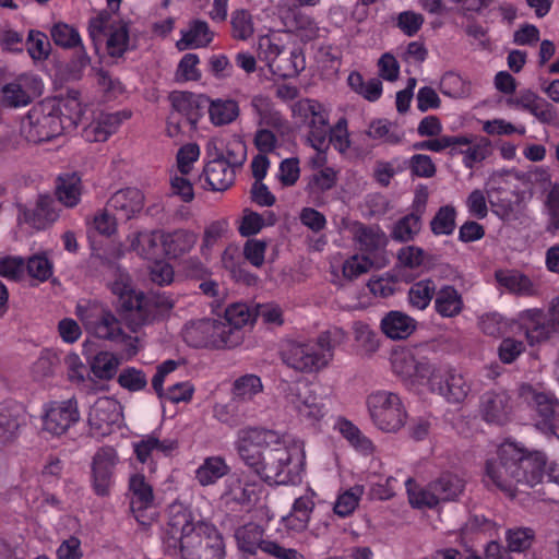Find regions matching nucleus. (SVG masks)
<instances>
[{
  "label": "nucleus",
  "mask_w": 559,
  "mask_h": 559,
  "mask_svg": "<svg viewBox=\"0 0 559 559\" xmlns=\"http://www.w3.org/2000/svg\"><path fill=\"white\" fill-rule=\"evenodd\" d=\"M354 239L362 252L373 253L385 246L384 233L372 225L356 224L354 226Z\"/></svg>",
  "instance_id": "ea45409f"
},
{
  "label": "nucleus",
  "mask_w": 559,
  "mask_h": 559,
  "mask_svg": "<svg viewBox=\"0 0 559 559\" xmlns=\"http://www.w3.org/2000/svg\"><path fill=\"white\" fill-rule=\"evenodd\" d=\"M199 536L200 542L195 548L183 552L182 559H224L225 544L215 526L207 523L199 524Z\"/></svg>",
  "instance_id": "f3484780"
},
{
  "label": "nucleus",
  "mask_w": 559,
  "mask_h": 559,
  "mask_svg": "<svg viewBox=\"0 0 559 559\" xmlns=\"http://www.w3.org/2000/svg\"><path fill=\"white\" fill-rule=\"evenodd\" d=\"M56 202L49 195H39L36 206L33 210L23 209V216L26 223L40 229L55 222L59 214L56 210Z\"/></svg>",
  "instance_id": "473e14b6"
},
{
  "label": "nucleus",
  "mask_w": 559,
  "mask_h": 559,
  "mask_svg": "<svg viewBox=\"0 0 559 559\" xmlns=\"http://www.w3.org/2000/svg\"><path fill=\"white\" fill-rule=\"evenodd\" d=\"M468 141L464 138H457L456 135H441L437 139H430L421 142H417L413 145L415 150H427L431 152H442L445 148L456 151L457 144H466Z\"/></svg>",
  "instance_id": "0e129e2a"
},
{
  "label": "nucleus",
  "mask_w": 559,
  "mask_h": 559,
  "mask_svg": "<svg viewBox=\"0 0 559 559\" xmlns=\"http://www.w3.org/2000/svg\"><path fill=\"white\" fill-rule=\"evenodd\" d=\"M229 466L222 456H210L195 471V478L201 486L215 484L229 473Z\"/></svg>",
  "instance_id": "79ce46f5"
},
{
  "label": "nucleus",
  "mask_w": 559,
  "mask_h": 559,
  "mask_svg": "<svg viewBox=\"0 0 559 559\" xmlns=\"http://www.w3.org/2000/svg\"><path fill=\"white\" fill-rule=\"evenodd\" d=\"M129 117L130 115L123 111L102 112L85 128L84 136L87 141L104 142L116 132L122 120Z\"/></svg>",
  "instance_id": "cd10ccee"
},
{
  "label": "nucleus",
  "mask_w": 559,
  "mask_h": 559,
  "mask_svg": "<svg viewBox=\"0 0 559 559\" xmlns=\"http://www.w3.org/2000/svg\"><path fill=\"white\" fill-rule=\"evenodd\" d=\"M346 340V333L333 328L319 334L316 341H287L281 349L283 362L302 373H314L328 367L334 349Z\"/></svg>",
  "instance_id": "7ed1b4c3"
},
{
  "label": "nucleus",
  "mask_w": 559,
  "mask_h": 559,
  "mask_svg": "<svg viewBox=\"0 0 559 559\" xmlns=\"http://www.w3.org/2000/svg\"><path fill=\"white\" fill-rule=\"evenodd\" d=\"M79 419L78 402L74 399L55 402L46 411L43 418V429L53 436H61Z\"/></svg>",
  "instance_id": "dca6fc26"
},
{
  "label": "nucleus",
  "mask_w": 559,
  "mask_h": 559,
  "mask_svg": "<svg viewBox=\"0 0 559 559\" xmlns=\"http://www.w3.org/2000/svg\"><path fill=\"white\" fill-rule=\"evenodd\" d=\"M251 106L259 117V124L274 129H283L286 124L285 119L280 111L275 110L271 100L262 95H257L251 99Z\"/></svg>",
  "instance_id": "a18cd8bd"
},
{
  "label": "nucleus",
  "mask_w": 559,
  "mask_h": 559,
  "mask_svg": "<svg viewBox=\"0 0 559 559\" xmlns=\"http://www.w3.org/2000/svg\"><path fill=\"white\" fill-rule=\"evenodd\" d=\"M406 486L408 500L413 508L432 509L440 503L437 491L432 489V481H430L426 487H418L412 479H407Z\"/></svg>",
  "instance_id": "de8ad7c7"
},
{
  "label": "nucleus",
  "mask_w": 559,
  "mask_h": 559,
  "mask_svg": "<svg viewBox=\"0 0 559 559\" xmlns=\"http://www.w3.org/2000/svg\"><path fill=\"white\" fill-rule=\"evenodd\" d=\"M192 512L181 503H173L168 509V522L166 524L163 542L169 552L179 554L180 557L190 548H195L200 542L199 524Z\"/></svg>",
  "instance_id": "39448f33"
},
{
  "label": "nucleus",
  "mask_w": 559,
  "mask_h": 559,
  "mask_svg": "<svg viewBox=\"0 0 559 559\" xmlns=\"http://www.w3.org/2000/svg\"><path fill=\"white\" fill-rule=\"evenodd\" d=\"M130 510L136 521L143 525L148 524L142 519V512L153 506V487L146 481L144 475L134 474L129 479Z\"/></svg>",
  "instance_id": "5701e85b"
},
{
  "label": "nucleus",
  "mask_w": 559,
  "mask_h": 559,
  "mask_svg": "<svg viewBox=\"0 0 559 559\" xmlns=\"http://www.w3.org/2000/svg\"><path fill=\"white\" fill-rule=\"evenodd\" d=\"M254 490L243 485L240 477L236 474L230 475L225 481V490L223 497L229 501L240 504H247L252 501Z\"/></svg>",
  "instance_id": "864d4df0"
},
{
  "label": "nucleus",
  "mask_w": 559,
  "mask_h": 559,
  "mask_svg": "<svg viewBox=\"0 0 559 559\" xmlns=\"http://www.w3.org/2000/svg\"><path fill=\"white\" fill-rule=\"evenodd\" d=\"M264 528L257 523H247L235 531L238 548L248 554L255 555L258 550L266 552L265 544L272 540L264 539Z\"/></svg>",
  "instance_id": "7c9ffc66"
},
{
  "label": "nucleus",
  "mask_w": 559,
  "mask_h": 559,
  "mask_svg": "<svg viewBox=\"0 0 559 559\" xmlns=\"http://www.w3.org/2000/svg\"><path fill=\"white\" fill-rule=\"evenodd\" d=\"M457 138H464L468 141L466 144H457L456 151H452L453 154L464 155V165L467 168L484 160L490 153V141L487 138H476L467 135H456Z\"/></svg>",
  "instance_id": "4c0bfd02"
},
{
  "label": "nucleus",
  "mask_w": 559,
  "mask_h": 559,
  "mask_svg": "<svg viewBox=\"0 0 559 559\" xmlns=\"http://www.w3.org/2000/svg\"><path fill=\"white\" fill-rule=\"evenodd\" d=\"M465 486V480L451 472H444L432 480V489L437 491L440 502L457 501L464 493Z\"/></svg>",
  "instance_id": "c9c22d12"
},
{
  "label": "nucleus",
  "mask_w": 559,
  "mask_h": 559,
  "mask_svg": "<svg viewBox=\"0 0 559 559\" xmlns=\"http://www.w3.org/2000/svg\"><path fill=\"white\" fill-rule=\"evenodd\" d=\"M129 29L126 23H112L109 26L107 50L111 57H121L128 49Z\"/></svg>",
  "instance_id": "603ef678"
},
{
  "label": "nucleus",
  "mask_w": 559,
  "mask_h": 559,
  "mask_svg": "<svg viewBox=\"0 0 559 559\" xmlns=\"http://www.w3.org/2000/svg\"><path fill=\"white\" fill-rule=\"evenodd\" d=\"M487 199L492 212L500 218L508 221L514 216V204L502 188L487 190Z\"/></svg>",
  "instance_id": "13d9d810"
},
{
  "label": "nucleus",
  "mask_w": 559,
  "mask_h": 559,
  "mask_svg": "<svg viewBox=\"0 0 559 559\" xmlns=\"http://www.w3.org/2000/svg\"><path fill=\"white\" fill-rule=\"evenodd\" d=\"M29 56L34 60H45L49 56L50 43L43 32L31 29L26 40Z\"/></svg>",
  "instance_id": "69168bd1"
},
{
  "label": "nucleus",
  "mask_w": 559,
  "mask_h": 559,
  "mask_svg": "<svg viewBox=\"0 0 559 559\" xmlns=\"http://www.w3.org/2000/svg\"><path fill=\"white\" fill-rule=\"evenodd\" d=\"M464 308L462 295L451 285L437 288L435 296V310L442 318H454Z\"/></svg>",
  "instance_id": "2f4dec72"
},
{
  "label": "nucleus",
  "mask_w": 559,
  "mask_h": 559,
  "mask_svg": "<svg viewBox=\"0 0 559 559\" xmlns=\"http://www.w3.org/2000/svg\"><path fill=\"white\" fill-rule=\"evenodd\" d=\"M545 207L548 216L546 231L555 235L559 231V183H554L546 195Z\"/></svg>",
  "instance_id": "e2e57ef3"
},
{
  "label": "nucleus",
  "mask_w": 559,
  "mask_h": 559,
  "mask_svg": "<svg viewBox=\"0 0 559 559\" xmlns=\"http://www.w3.org/2000/svg\"><path fill=\"white\" fill-rule=\"evenodd\" d=\"M480 408L486 421L503 425L511 413L510 396L506 391L486 392Z\"/></svg>",
  "instance_id": "b1692460"
},
{
  "label": "nucleus",
  "mask_w": 559,
  "mask_h": 559,
  "mask_svg": "<svg viewBox=\"0 0 559 559\" xmlns=\"http://www.w3.org/2000/svg\"><path fill=\"white\" fill-rule=\"evenodd\" d=\"M509 551L523 552L531 548L535 540V531L531 527H513L506 533Z\"/></svg>",
  "instance_id": "5fc2aeb1"
},
{
  "label": "nucleus",
  "mask_w": 559,
  "mask_h": 559,
  "mask_svg": "<svg viewBox=\"0 0 559 559\" xmlns=\"http://www.w3.org/2000/svg\"><path fill=\"white\" fill-rule=\"evenodd\" d=\"M197 239L195 234L185 229L164 233V253L168 258H179L193 248Z\"/></svg>",
  "instance_id": "58836bf2"
},
{
  "label": "nucleus",
  "mask_w": 559,
  "mask_h": 559,
  "mask_svg": "<svg viewBox=\"0 0 559 559\" xmlns=\"http://www.w3.org/2000/svg\"><path fill=\"white\" fill-rule=\"evenodd\" d=\"M182 37L176 46L179 50H186L193 47H206L213 39L209 24L202 20H193L187 29L181 31Z\"/></svg>",
  "instance_id": "e433bc0d"
},
{
  "label": "nucleus",
  "mask_w": 559,
  "mask_h": 559,
  "mask_svg": "<svg viewBox=\"0 0 559 559\" xmlns=\"http://www.w3.org/2000/svg\"><path fill=\"white\" fill-rule=\"evenodd\" d=\"M23 423L17 408L0 405V445L12 442L19 433Z\"/></svg>",
  "instance_id": "49530a36"
},
{
  "label": "nucleus",
  "mask_w": 559,
  "mask_h": 559,
  "mask_svg": "<svg viewBox=\"0 0 559 559\" xmlns=\"http://www.w3.org/2000/svg\"><path fill=\"white\" fill-rule=\"evenodd\" d=\"M546 456L525 452L512 443L498 449L497 456L487 460L486 477L510 497L544 484Z\"/></svg>",
  "instance_id": "f03ea898"
},
{
  "label": "nucleus",
  "mask_w": 559,
  "mask_h": 559,
  "mask_svg": "<svg viewBox=\"0 0 559 559\" xmlns=\"http://www.w3.org/2000/svg\"><path fill=\"white\" fill-rule=\"evenodd\" d=\"M427 383L431 392L438 393L450 403L463 402L469 392V386L463 376L450 368L435 366Z\"/></svg>",
  "instance_id": "4468645a"
},
{
  "label": "nucleus",
  "mask_w": 559,
  "mask_h": 559,
  "mask_svg": "<svg viewBox=\"0 0 559 559\" xmlns=\"http://www.w3.org/2000/svg\"><path fill=\"white\" fill-rule=\"evenodd\" d=\"M428 348L424 345L395 348L391 354L393 372L403 381L428 380L435 365L426 356Z\"/></svg>",
  "instance_id": "9d476101"
},
{
  "label": "nucleus",
  "mask_w": 559,
  "mask_h": 559,
  "mask_svg": "<svg viewBox=\"0 0 559 559\" xmlns=\"http://www.w3.org/2000/svg\"><path fill=\"white\" fill-rule=\"evenodd\" d=\"M119 408V404L112 399H98L88 414L90 426L102 433L108 432L110 427L118 423L120 418Z\"/></svg>",
  "instance_id": "393cba45"
},
{
  "label": "nucleus",
  "mask_w": 559,
  "mask_h": 559,
  "mask_svg": "<svg viewBox=\"0 0 559 559\" xmlns=\"http://www.w3.org/2000/svg\"><path fill=\"white\" fill-rule=\"evenodd\" d=\"M520 328L531 346L549 341L559 334V297L548 309H526L519 313Z\"/></svg>",
  "instance_id": "423d86ee"
},
{
  "label": "nucleus",
  "mask_w": 559,
  "mask_h": 559,
  "mask_svg": "<svg viewBox=\"0 0 559 559\" xmlns=\"http://www.w3.org/2000/svg\"><path fill=\"white\" fill-rule=\"evenodd\" d=\"M506 104L530 111L543 123H551L557 119L554 106L531 90L520 91L518 95L507 98Z\"/></svg>",
  "instance_id": "412c9836"
},
{
  "label": "nucleus",
  "mask_w": 559,
  "mask_h": 559,
  "mask_svg": "<svg viewBox=\"0 0 559 559\" xmlns=\"http://www.w3.org/2000/svg\"><path fill=\"white\" fill-rule=\"evenodd\" d=\"M39 81L32 75H20L1 88L2 104L7 107H23L38 94Z\"/></svg>",
  "instance_id": "a211bd4d"
},
{
  "label": "nucleus",
  "mask_w": 559,
  "mask_h": 559,
  "mask_svg": "<svg viewBox=\"0 0 559 559\" xmlns=\"http://www.w3.org/2000/svg\"><path fill=\"white\" fill-rule=\"evenodd\" d=\"M203 175L213 191H225L235 181V170L226 160L207 162Z\"/></svg>",
  "instance_id": "f704fd0d"
},
{
  "label": "nucleus",
  "mask_w": 559,
  "mask_h": 559,
  "mask_svg": "<svg viewBox=\"0 0 559 559\" xmlns=\"http://www.w3.org/2000/svg\"><path fill=\"white\" fill-rule=\"evenodd\" d=\"M236 450L243 464L267 484L295 483L304 467V452L286 445L284 436L262 427H246L237 432Z\"/></svg>",
  "instance_id": "f257e3e1"
},
{
  "label": "nucleus",
  "mask_w": 559,
  "mask_h": 559,
  "mask_svg": "<svg viewBox=\"0 0 559 559\" xmlns=\"http://www.w3.org/2000/svg\"><path fill=\"white\" fill-rule=\"evenodd\" d=\"M295 111L309 128L308 142L310 145L319 152L326 150L331 126L323 105L314 99H302L295 105Z\"/></svg>",
  "instance_id": "ddd939ff"
},
{
  "label": "nucleus",
  "mask_w": 559,
  "mask_h": 559,
  "mask_svg": "<svg viewBox=\"0 0 559 559\" xmlns=\"http://www.w3.org/2000/svg\"><path fill=\"white\" fill-rule=\"evenodd\" d=\"M455 216L454 206H441L430 222L431 231L437 236L451 235L455 228Z\"/></svg>",
  "instance_id": "052dcab7"
},
{
  "label": "nucleus",
  "mask_w": 559,
  "mask_h": 559,
  "mask_svg": "<svg viewBox=\"0 0 559 559\" xmlns=\"http://www.w3.org/2000/svg\"><path fill=\"white\" fill-rule=\"evenodd\" d=\"M437 285L431 278L414 283L408 290V302L417 310H425L436 296Z\"/></svg>",
  "instance_id": "09e8293b"
},
{
  "label": "nucleus",
  "mask_w": 559,
  "mask_h": 559,
  "mask_svg": "<svg viewBox=\"0 0 559 559\" xmlns=\"http://www.w3.org/2000/svg\"><path fill=\"white\" fill-rule=\"evenodd\" d=\"M210 119L215 126H226L235 121L239 114V105L234 99H210L207 105Z\"/></svg>",
  "instance_id": "c03bdc74"
},
{
  "label": "nucleus",
  "mask_w": 559,
  "mask_h": 559,
  "mask_svg": "<svg viewBox=\"0 0 559 559\" xmlns=\"http://www.w3.org/2000/svg\"><path fill=\"white\" fill-rule=\"evenodd\" d=\"M118 365L119 361L115 355L108 352H100L94 357L91 370L96 378L110 380L116 374Z\"/></svg>",
  "instance_id": "680f3d73"
},
{
  "label": "nucleus",
  "mask_w": 559,
  "mask_h": 559,
  "mask_svg": "<svg viewBox=\"0 0 559 559\" xmlns=\"http://www.w3.org/2000/svg\"><path fill=\"white\" fill-rule=\"evenodd\" d=\"M25 270L31 277L39 282H46L53 274V263L46 253H36L27 258Z\"/></svg>",
  "instance_id": "bf43d9fd"
},
{
  "label": "nucleus",
  "mask_w": 559,
  "mask_h": 559,
  "mask_svg": "<svg viewBox=\"0 0 559 559\" xmlns=\"http://www.w3.org/2000/svg\"><path fill=\"white\" fill-rule=\"evenodd\" d=\"M520 395L535 409V426L548 436L559 438V401L550 392H538L531 385H522Z\"/></svg>",
  "instance_id": "9b49d317"
},
{
  "label": "nucleus",
  "mask_w": 559,
  "mask_h": 559,
  "mask_svg": "<svg viewBox=\"0 0 559 559\" xmlns=\"http://www.w3.org/2000/svg\"><path fill=\"white\" fill-rule=\"evenodd\" d=\"M361 493L362 487L355 486L340 495L334 503V512L342 518L352 514L358 506Z\"/></svg>",
  "instance_id": "338daca9"
},
{
  "label": "nucleus",
  "mask_w": 559,
  "mask_h": 559,
  "mask_svg": "<svg viewBox=\"0 0 559 559\" xmlns=\"http://www.w3.org/2000/svg\"><path fill=\"white\" fill-rule=\"evenodd\" d=\"M75 313L86 331L94 336L115 342L124 340L120 321L103 304L98 301L80 302Z\"/></svg>",
  "instance_id": "0eeeda50"
},
{
  "label": "nucleus",
  "mask_w": 559,
  "mask_h": 559,
  "mask_svg": "<svg viewBox=\"0 0 559 559\" xmlns=\"http://www.w3.org/2000/svg\"><path fill=\"white\" fill-rule=\"evenodd\" d=\"M367 405L373 424L386 432L400 430L406 420V412L400 396L388 391H378L368 396Z\"/></svg>",
  "instance_id": "6e6552de"
},
{
  "label": "nucleus",
  "mask_w": 559,
  "mask_h": 559,
  "mask_svg": "<svg viewBox=\"0 0 559 559\" xmlns=\"http://www.w3.org/2000/svg\"><path fill=\"white\" fill-rule=\"evenodd\" d=\"M338 428L342 436L347 439L356 449L366 453L372 450L371 441L362 436L361 431L350 421L341 420L338 423Z\"/></svg>",
  "instance_id": "774afa93"
},
{
  "label": "nucleus",
  "mask_w": 559,
  "mask_h": 559,
  "mask_svg": "<svg viewBox=\"0 0 559 559\" xmlns=\"http://www.w3.org/2000/svg\"><path fill=\"white\" fill-rule=\"evenodd\" d=\"M82 191V179L78 173L64 174L58 177L56 195L64 206H76L81 200Z\"/></svg>",
  "instance_id": "72a5a7b5"
},
{
  "label": "nucleus",
  "mask_w": 559,
  "mask_h": 559,
  "mask_svg": "<svg viewBox=\"0 0 559 559\" xmlns=\"http://www.w3.org/2000/svg\"><path fill=\"white\" fill-rule=\"evenodd\" d=\"M159 246L164 250V231L160 230L139 231L134 234L130 245L132 250L145 259H154Z\"/></svg>",
  "instance_id": "a19ab883"
},
{
  "label": "nucleus",
  "mask_w": 559,
  "mask_h": 559,
  "mask_svg": "<svg viewBox=\"0 0 559 559\" xmlns=\"http://www.w3.org/2000/svg\"><path fill=\"white\" fill-rule=\"evenodd\" d=\"M495 277L498 284L518 296H536L537 285L525 274L516 270L496 271Z\"/></svg>",
  "instance_id": "c756f323"
},
{
  "label": "nucleus",
  "mask_w": 559,
  "mask_h": 559,
  "mask_svg": "<svg viewBox=\"0 0 559 559\" xmlns=\"http://www.w3.org/2000/svg\"><path fill=\"white\" fill-rule=\"evenodd\" d=\"M367 134L372 139L382 140L389 144L400 143L404 135L395 124L388 120H377L371 122Z\"/></svg>",
  "instance_id": "4d7b16f0"
},
{
  "label": "nucleus",
  "mask_w": 559,
  "mask_h": 559,
  "mask_svg": "<svg viewBox=\"0 0 559 559\" xmlns=\"http://www.w3.org/2000/svg\"><path fill=\"white\" fill-rule=\"evenodd\" d=\"M254 320V309L251 310L246 304H233L225 310L224 319H222L226 329L230 332H238L239 344L242 341V326Z\"/></svg>",
  "instance_id": "37998d69"
},
{
  "label": "nucleus",
  "mask_w": 559,
  "mask_h": 559,
  "mask_svg": "<svg viewBox=\"0 0 559 559\" xmlns=\"http://www.w3.org/2000/svg\"><path fill=\"white\" fill-rule=\"evenodd\" d=\"M51 37L53 43L62 48H80L75 60L76 68L83 69L90 63V57L82 45V40L76 28L66 23H57L51 28Z\"/></svg>",
  "instance_id": "a878e982"
},
{
  "label": "nucleus",
  "mask_w": 559,
  "mask_h": 559,
  "mask_svg": "<svg viewBox=\"0 0 559 559\" xmlns=\"http://www.w3.org/2000/svg\"><path fill=\"white\" fill-rule=\"evenodd\" d=\"M185 341L193 347L231 348L239 345L238 332H230L222 320L205 319L187 326Z\"/></svg>",
  "instance_id": "1a4fd4ad"
},
{
  "label": "nucleus",
  "mask_w": 559,
  "mask_h": 559,
  "mask_svg": "<svg viewBox=\"0 0 559 559\" xmlns=\"http://www.w3.org/2000/svg\"><path fill=\"white\" fill-rule=\"evenodd\" d=\"M233 37L239 40H247L254 33L252 15L248 10L238 9L230 16Z\"/></svg>",
  "instance_id": "6e6d98bb"
},
{
  "label": "nucleus",
  "mask_w": 559,
  "mask_h": 559,
  "mask_svg": "<svg viewBox=\"0 0 559 559\" xmlns=\"http://www.w3.org/2000/svg\"><path fill=\"white\" fill-rule=\"evenodd\" d=\"M421 228L420 214L411 213L400 218L393 226L391 237L399 242H408Z\"/></svg>",
  "instance_id": "8fccbe9b"
},
{
  "label": "nucleus",
  "mask_w": 559,
  "mask_h": 559,
  "mask_svg": "<svg viewBox=\"0 0 559 559\" xmlns=\"http://www.w3.org/2000/svg\"><path fill=\"white\" fill-rule=\"evenodd\" d=\"M261 379L255 374H245L235 380L233 385V402L238 405L240 402L250 401L255 394L262 391Z\"/></svg>",
  "instance_id": "3c124183"
},
{
  "label": "nucleus",
  "mask_w": 559,
  "mask_h": 559,
  "mask_svg": "<svg viewBox=\"0 0 559 559\" xmlns=\"http://www.w3.org/2000/svg\"><path fill=\"white\" fill-rule=\"evenodd\" d=\"M116 461L117 454L112 448H102L95 453L92 464V478L96 495H109Z\"/></svg>",
  "instance_id": "aec40b11"
},
{
  "label": "nucleus",
  "mask_w": 559,
  "mask_h": 559,
  "mask_svg": "<svg viewBox=\"0 0 559 559\" xmlns=\"http://www.w3.org/2000/svg\"><path fill=\"white\" fill-rule=\"evenodd\" d=\"M144 195L136 188H126L116 191L107 201L108 210L119 219L129 221L142 211Z\"/></svg>",
  "instance_id": "4be33fe9"
},
{
  "label": "nucleus",
  "mask_w": 559,
  "mask_h": 559,
  "mask_svg": "<svg viewBox=\"0 0 559 559\" xmlns=\"http://www.w3.org/2000/svg\"><path fill=\"white\" fill-rule=\"evenodd\" d=\"M62 130V121L58 115L44 114L40 109L31 110L22 126L26 140L33 143L50 141L61 134Z\"/></svg>",
  "instance_id": "2eb2a0df"
},
{
  "label": "nucleus",
  "mask_w": 559,
  "mask_h": 559,
  "mask_svg": "<svg viewBox=\"0 0 559 559\" xmlns=\"http://www.w3.org/2000/svg\"><path fill=\"white\" fill-rule=\"evenodd\" d=\"M177 445L176 441L170 439L160 440L155 433L146 435L140 441L133 443L134 453L141 463L154 461L159 455H169Z\"/></svg>",
  "instance_id": "bb28decb"
},
{
  "label": "nucleus",
  "mask_w": 559,
  "mask_h": 559,
  "mask_svg": "<svg viewBox=\"0 0 559 559\" xmlns=\"http://www.w3.org/2000/svg\"><path fill=\"white\" fill-rule=\"evenodd\" d=\"M284 397L288 405L311 423L321 420L328 413L324 400L318 396L311 384L306 381L287 383Z\"/></svg>",
  "instance_id": "f8f14e48"
},
{
  "label": "nucleus",
  "mask_w": 559,
  "mask_h": 559,
  "mask_svg": "<svg viewBox=\"0 0 559 559\" xmlns=\"http://www.w3.org/2000/svg\"><path fill=\"white\" fill-rule=\"evenodd\" d=\"M416 326L415 319L397 310L385 313L380 323L381 331L391 340L407 338L415 332Z\"/></svg>",
  "instance_id": "c85d7f7f"
},
{
  "label": "nucleus",
  "mask_w": 559,
  "mask_h": 559,
  "mask_svg": "<svg viewBox=\"0 0 559 559\" xmlns=\"http://www.w3.org/2000/svg\"><path fill=\"white\" fill-rule=\"evenodd\" d=\"M169 100L174 112L180 115L191 126L197 128L199 119L203 116V110L207 107L210 98L202 94L190 92H173Z\"/></svg>",
  "instance_id": "6ab92c4d"
},
{
  "label": "nucleus",
  "mask_w": 559,
  "mask_h": 559,
  "mask_svg": "<svg viewBox=\"0 0 559 559\" xmlns=\"http://www.w3.org/2000/svg\"><path fill=\"white\" fill-rule=\"evenodd\" d=\"M112 293L118 296L117 308L120 314L133 332L163 319L175 306L174 300L165 294H143L118 282L114 284Z\"/></svg>",
  "instance_id": "20e7f679"
}]
</instances>
